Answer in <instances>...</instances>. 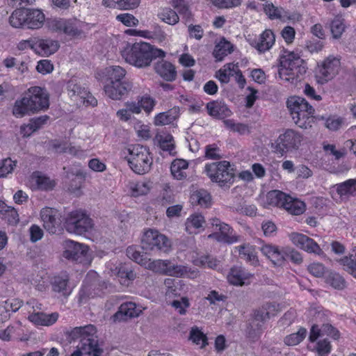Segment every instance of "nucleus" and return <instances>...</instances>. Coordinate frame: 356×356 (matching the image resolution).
Here are the masks:
<instances>
[{
    "label": "nucleus",
    "mask_w": 356,
    "mask_h": 356,
    "mask_svg": "<svg viewBox=\"0 0 356 356\" xmlns=\"http://www.w3.org/2000/svg\"><path fill=\"white\" fill-rule=\"evenodd\" d=\"M49 106V94L47 90L34 86L30 88L23 97L15 101L13 114L17 118H22L30 112L35 113L47 109Z\"/></svg>",
    "instance_id": "nucleus-2"
},
{
    "label": "nucleus",
    "mask_w": 356,
    "mask_h": 356,
    "mask_svg": "<svg viewBox=\"0 0 356 356\" xmlns=\"http://www.w3.org/2000/svg\"><path fill=\"white\" fill-rule=\"evenodd\" d=\"M283 207V209L292 216H300L304 213L307 209L305 202L297 197H293L288 195L287 198Z\"/></svg>",
    "instance_id": "nucleus-33"
},
{
    "label": "nucleus",
    "mask_w": 356,
    "mask_h": 356,
    "mask_svg": "<svg viewBox=\"0 0 356 356\" xmlns=\"http://www.w3.org/2000/svg\"><path fill=\"white\" fill-rule=\"evenodd\" d=\"M131 194L134 197L146 195L150 190L148 182L144 181H131L129 184Z\"/></svg>",
    "instance_id": "nucleus-49"
},
{
    "label": "nucleus",
    "mask_w": 356,
    "mask_h": 356,
    "mask_svg": "<svg viewBox=\"0 0 356 356\" xmlns=\"http://www.w3.org/2000/svg\"><path fill=\"white\" fill-rule=\"evenodd\" d=\"M264 12L270 19H282L286 17L284 10L282 8L275 6L273 3L266 4Z\"/></svg>",
    "instance_id": "nucleus-56"
},
{
    "label": "nucleus",
    "mask_w": 356,
    "mask_h": 356,
    "mask_svg": "<svg viewBox=\"0 0 356 356\" xmlns=\"http://www.w3.org/2000/svg\"><path fill=\"white\" fill-rule=\"evenodd\" d=\"M313 351H315L318 356H328L332 351L330 341L327 339L318 341Z\"/></svg>",
    "instance_id": "nucleus-59"
},
{
    "label": "nucleus",
    "mask_w": 356,
    "mask_h": 356,
    "mask_svg": "<svg viewBox=\"0 0 356 356\" xmlns=\"http://www.w3.org/2000/svg\"><path fill=\"white\" fill-rule=\"evenodd\" d=\"M40 218L44 229L49 234L60 233L63 230L64 218L60 212L51 207H44L40 211Z\"/></svg>",
    "instance_id": "nucleus-11"
},
{
    "label": "nucleus",
    "mask_w": 356,
    "mask_h": 356,
    "mask_svg": "<svg viewBox=\"0 0 356 356\" xmlns=\"http://www.w3.org/2000/svg\"><path fill=\"white\" fill-rule=\"evenodd\" d=\"M27 10L24 8H19L14 10L9 18L10 24L15 28L26 26Z\"/></svg>",
    "instance_id": "nucleus-46"
},
{
    "label": "nucleus",
    "mask_w": 356,
    "mask_h": 356,
    "mask_svg": "<svg viewBox=\"0 0 356 356\" xmlns=\"http://www.w3.org/2000/svg\"><path fill=\"white\" fill-rule=\"evenodd\" d=\"M64 227L70 233L81 235L92 229L93 220L85 210L79 209L66 214Z\"/></svg>",
    "instance_id": "nucleus-6"
},
{
    "label": "nucleus",
    "mask_w": 356,
    "mask_h": 356,
    "mask_svg": "<svg viewBox=\"0 0 356 356\" xmlns=\"http://www.w3.org/2000/svg\"><path fill=\"white\" fill-rule=\"evenodd\" d=\"M337 192L341 196L356 194V179H350L337 185Z\"/></svg>",
    "instance_id": "nucleus-52"
},
{
    "label": "nucleus",
    "mask_w": 356,
    "mask_h": 356,
    "mask_svg": "<svg viewBox=\"0 0 356 356\" xmlns=\"http://www.w3.org/2000/svg\"><path fill=\"white\" fill-rule=\"evenodd\" d=\"M275 41V36L270 29L265 30L259 36L258 42L252 43V45L260 53L269 50Z\"/></svg>",
    "instance_id": "nucleus-31"
},
{
    "label": "nucleus",
    "mask_w": 356,
    "mask_h": 356,
    "mask_svg": "<svg viewBox=\"0 0 356 356\" xmlns=\"http://www.w3.org/2000/svg\"><path fill=\"white\" fill-rule=\"evenodd\" d=\"M156 72L167 81H172L177 77L175 67L169 61L161 60L154 65Z\"/></svg>",
    "instance_id": "nucleus-30"
},
{
    "label": "nucleus",
    "mask_w": 356,
    "mask_h": 356,
    "mask_svg": "<svg viewBox=\"0 0 356 356\" xmlns=\"http://www.w3.org/2000/svg\"><path fill=\"white\" fill-rule=\"evenodd\" d=\"M97 332L96 327L89 324L83 327H76L73 328L67 332V335L70 341L79 339V343H82L83 339H94L95 341H98Z\"/></svg>",
    "instance_id": "nucleus-20"
},
{
    "label": "nucleus",
    "mask_w": 356,
    "mask_h": 356,
    "mask_svg": "<svg viewBox=\"0 0 356 356\" xmlns=\"http://www.w3.org/2000/svg\"><path fill=\"white\" fill-rule=\"evenodd\" d=\"M49 29L54 32L63 33L68 36L76 38L82 34L79 22L72 19H53L48 22Z\"/></svg>",
    "instance_id": "nucleus-12"
},
{
    "label": "nucleus",
    "mask_w": 356,
    "mask_h": 356,
    "mask_svg": "<svg viewBox=\"0 0 356 356\" xmlns=\"http://www.w3.org/2000/svg\"><path fill=\"white\" fill-rule=\"evenodd\" d=\"M171 4L184 18L186 19L192 18V13L189 9V6L185 0H171Z\"/></svg>",
    "instance_id": "nucleus-57"
},
{
    "label": "nucleus",
    "mask_w": 356,
    "mask_h": 356,
    "mask_svg": "<svg viewBox=\"0 0 356 356\" xmlns=\"http://www.w3.org/2000/svg\"><path fill=\"white\" fill-rule=\"evenodd\" d=\"M30 181L34 188L45 191H51L56 186L54 180L40 171H35L31 175Z\"/></svg>",
    "instance_id": "nucleus-27"
},
{
    "label": "nucleus",
    "mask_w": 356,
    "mask_h": 356,
    "mask_svg": "<svg viewBox=\"0 0 356 356\" xmlns=\"http://www.w3.org/2000/svg\"><path fill=\"white\" fill-rule=\"evenodd\" d=\"M211 225L213 227L218 229L219 232L209 234V238H213L218 241L229 244L237 241V238L231 235L233 229L228 224L222 222L220 219L215 218L211 220Z\"/></svg>",
    "instance_id": "nucleus-17"
},
{
    "label": "nucleus",
    "mask_w": 356,
    "mask_h": 356,
    "mask_svg": "<svg viewBox=\"0 0 356 356\" xmlns=\"http://www.w3.org/2000/svg\"><path fill=\"white\" fill-rule=\"evenodd\" d=\"M211 195L204 189L193 191L190 197V202L193 206L209 208L211 206Z\"/></svg>",
    "instance_id": "nucleus-35"
},
{
    "label": "nucleus",
    "mask_w": 356,
    "mask_h": 356,
    "mask_svg": "<svg viewBox=\"0 0 356 356\" xmlns=\"http://www.w3.org/2000/svg\"><path fill=\"white\" fill-rule=\"evenodd\" d=\"M325 282L337 290H343L346 286L344 278L340 274L333 271L329 272L325 275Z\"/></svg>",
    "instance_id": "nucleus-44"
},
{
    "label": "nucleus",
    "mask_w": 356,
    "mask_h": 356,
    "mask_svg": "<svg viewBox=\"0 0 356 356\" xmlns=\"http://www.w3.org/2000/svg\"><path fill=\"white\" fill-rule=\"evenodd\" d=\"M134 128L137 134L138 137L143 140H147L152 137L150 127L141 122H136L134 126Z\"/></svg>",
    "instance_id": "nucleus-64"
},
{
    "label": "nucleus",
    "mask_w": 356,
    "mask_h": 356,
    "mask_svg": "<svg viewBox=\"0 0 356 356\" xmlns=\"http://www.w3.org/2000/svg\"><path fill=\"white\" fill-rule=\"evenodd\" d=\"M189 339L196 345H200L201 348L206 347L208 343V338L197 327H193L190 331Z\"/></svg>",
    "instance_id": "nucleus-53"
},
{
    "label": "nucleus",
    "mask_w": 356,
    "mask_h": 356,
    "mask_svg": "<svg viewBox=\"0 0 356 356\" xmlns=\"http://www.w3.org/2000/svg\"><path fill=\"white\" fill-rule=\"evenodd\" d=\"M126 70L120 66L113 65L106 69L107 83H115L117 82L127 81L125 79Z\"/></svg>",
    "instance_id": "nucleus-42"
},
{
    "label": "nucleus",
    "mask_w": 356,
    "mask_h": 356,
    "mask_svg": "<svg viewBox=\"0 0 356 356\" xmlns=\"http://www.w3.org/2000/svg\"><path fill=\"white\" fill-rule=\"evenodd\" d=\"M0 216L8 224L16 225L19 222V214L13 207L8 206L4 202L0 200Z\"/></svg>",
    "instance_id": "nucleus-37"
},
{
    "label": "nucleus",
    "mask_w": 356,
    "mask_h": 356,
    "mask_svg": "<svg viewBox=\"0 0 356 356\" xmlns=\"http://www.w3.org/2000/svg\"><path fill=\"white\" fill-rule=\"evenodd\" d=\"M307 329L301 327L297 332L292 333L285 337L284 342L287 346H296L301 343L307 336Z\"/></svg>",
    "instance_id": "nucleus-51"
},
{
    "label": "nucleus",
    "mask_w": 356,
    "mask_h": 356,
    "mask_svg": "<svg viewBox=\"0 0 356 356\" xmlns=\"http://www.w3.org/2000/svg\"><path fill=\"white\" fill-rule=\"evenodd\" d=\"M124 60L138 68H144L151 65L157 58H164L165 52L145 42L127 44L122 51Z\"/></svg>",
    "instance_id": "nucleus-1"
},
{
    "label": "nucleus",
    "mask_w": 356,
    "mask_h": 356,
    "mask_svg": "<svg viewBox=\"0 0 356 356\" xmlns=\"http://www.w3.org/2000/svg\"><path fill=\"white\" fill-rule=\"evenodd\" d=\"M260 250L275 266H282L287 260L286 248L273 244H264Z\"/></svg>",
    "instance_id": "nucleus-16"
},
{
    "label": "nucleus",
    "mask_w": 356,
    "mask_h": 356,
    "mask_svg": "<svg viewBox=\"0 0 356 356\" xmlns=\"http://www.w3.org/2000/svg\"><path fill=\"white\" fill-rule=\"evenodd\" d=\"M353 252L355 253L341 259L340 264L345 270L356 278V249L353 250Z\"/></svg>",
    "instance_id": "nucleus-54"
},
{
    "label": "nucleus",
    "mask_w": 356,
    "mask_h": 356,
    "mask_svg": "<svg viewBox=\"0 0 356 356\" xmlns=\"http://www.w3.org/2000/svg\"><path fill=\"white\" fill-rule=\"evenodd\" d=\"M179 116V108L173 107L166 112L157 114L154 120L156 126H163L172 123Z\"/></svg>",
    "instance_id": "nucleus-36"
},
{
    "label": "nucleus",
    "mask_w": 356,
    "mask_h": 356,
    "mask_svg": "<svg viewBox=\"0 0 356 356\" xmlns=\"http://www.w3.org/2000/svg\"><path fill=\"white\" fill-rule=\"evenodd\" d=\"M279 305L276 303L267 302L261 308L257 309L254 312V322H258L257 329L250 330L248 332V337L252 339V341L257 340L262 332L261 326L267 319L270 316L276 315L279 312Z\"/></svg>",
    "instance_id": "nucleus-9"
},
{
    "label": "nucleus",
    "mask_w": 356,
    "mask_h": 356,
    "mask_svg": "<svg viewBox=\"0 0 356 356\" xmlns=\"http://www.w3.org/2000/svg\"><path fill=\"white\" fill-rule=\"evenodd\" d=\"M208 177L220 187L229 188L234 179V169L227 161L213 162L205 166Z\"/></svg>",
    "instance_id": "nucleus-7"
},
{
    "label": "nucleus",
    "mask_w": 356,
    "mask_h": 356,
    "mask_svg": "<svg viewBox=\"0 0 356 356\" xmlns=\"http://www.w3.org/2000/svg\"><path fill=\"white\" fill-rule=\"evenodd\" d=\"M193 264L200 267L215 268L218 266V260L210 255H202L193 260Z\"/></svg>",
    "instance_id": "nucleus-58"
},
{
    "label": "nucleus",
    "mask_w": 356,
    "mask_h": 356,
    "mask_svg": "<svg viewBox=\"0 0 356 356\" xmlns=\"http://www.w3.org/2000/svg\"><path fill=\"white\" fill-rule=\"evenodd\" d=\"M233 51V45L231 42L222 39L214 48L213 56L216 61H222L225 56Z\"/></svg>",
    "instance_id": "nucleus-43"
},
{
    "label": "nucleus",
    "mask_w": 356,
    "mask_h": 356,
    "mask_svg": "<svg viewBox=\"0 0 356 356\" xmlns=\"http://www.w3.org/2000/svg\"><path fill=\"white\" fill-rule=\"evenodd\" d=\"M329 159V161H331L332 163L330 165H327L325 168V170H328L332 173H339L343 172L344 170H348V168L343 166H341L339 164L343 163V159L344 157H327Z\"/></svg>",
    "instance_id": "nucleus-62"
},
{
    "label": "nucleus",
    "mask_w": 356,
    "mask_h": 356,
    "mask_svg": "<svg viewBox=\"0 0 356 356\" xmlns=\"http://www.w3.org/2000/svg\"><path fill=\"white\" fill-rule=\"evenodd\" d=\"M76 348V350L70 356H83L86 355L99 356L102 353L98 341H95L94 339H83V342L79 343Z\"/></svg>",
    "instance_id": "nucleus-23"
},
{
    "label": "nucleus",
    "mask_w": 356,
    "mask_h": 356,
    "mask_svg": "<svg viewBox=\"0 0 356 356\" xmlns=\"http://www.w3.org/2000/svg\"><path fill=\"white\" fill-rule=\"evenodd\" d=\"M306 72L304 60L293 51H284L280 57L278 70L279 78L286 82L296 84Z\"/></svg>",
    "instance_id": "nucleus-3"
},
{
    "label": "nucleus",
    "mask_w": 356,
    "mask_h": 356,
    "mask_svg": "<svg viewBox=\"0 0 356 356\" xmlns=\"http://www.w3.org/2000/svg\"><path fill=\"white\" fill-rule=\"evenodd\" d=\"M207 109L209 115L218 119L225 118L232 113L227 106L222 102H210L207 104Z\"/></svg>",
    "instance_id": "nucleus-34"
},
{
    "label": "nucleus",
    "mask_w": 356,
    "mask_h": 356,
    "mask_svg": "<svg viewBox=\"0 0 356 356\" xmlns=\"http://www.w3.org/2000/svg\"><path fill=\"white\" fill-rule=\"evenodd\" d=\"M211 3L220 9H231L241 5L243 0H211Z\"/></svg>",
    "instance_id": "nucleus-63"
},
{
    "label": "nucleus",
    "mask_w": 356,
    "mask_h": 356,
    "mask_svg": "<svg viewBox=\"0 0 356 356\" xmlns=\"http://www.w3.org/2000/svg\"><path fill=\"white\" fill-rule=\"evenodd\" d=\"M126 253L129 259L142 266H145L147 261L149 259L146 253L138 250L136 247L134 245L129 246L127 248Z\"/></svg>",
    "instance_id": "nucleus-48"
},
{
    "label": "nucleus",
    "mask_w": 356,
    "mask_h": 356,
    "mask_svg": "<svg viewBox=\"0 0 356 356\" xmlns=\"http://www.w3.org/2000/svg\"><path fill=\"white\" fill-rule=\"evenodd\" d=\"M132 88L133 84L129 81L106 83L104 86V92L109 98L119 100L127 96L129 92L131 91Z\"/></svg>",
    "instance_id": "nucleus-18"
},
{
    "label": "nucleus",
    "mask_w": 356,
    "mask_h": 356,
    "mask_svg": "<svg viewBox=\"0 0 356 356\" xmlns=\"http://www.w3.org/2000/svg\"><path fill=\"white\" fill-rule=\"evenodd\" d=\"M145 268L159 275H169L177 277H195L198 273L197 270H191L187 266L172 264L170 260L156 259L147 261Z\"/></svg>",
    "instance_id": "nucleus-5"
},
{
    "label": "nucleus",
    "mask_w": 356,
    "mask_h": 356,
    "mask_svg": "<svg viewBox=\"0 0 356 356\" xmlns=\"http://www.w3.org/2000/svg\"><path fill=\"white\" fill-rule=\"evenodd\" d=\"M59 316V314L56 312L51 314L38 312L30 314L29 320L37 326L49 327L55 324L58 320Z\"/></svg>",
    "instance_id": "nucleus-26"
},
{
    "label": "nucleus",
    "mask_w": 356,
    "mask_h": 356,
    "mask_svg": "<svg viewBox=\"0 0 356 356\" xmlns=\"http://www.w3.org/2000/svg\"><path fill=\"white\" fill-rule=\"evenodd\" d=\"M301 138V136L295 131L287 129L277 138L275 146V153L283 154L298 147Z\"/></svg>",
    "instance_id": "nucleus-14"
},
{
    "label": "nucleus",
    "mask_w": 356,
    "mask_h": 356,
    "mask_svg": "<svg viewBox=\"0 0 356 356\" xmlns=\"http://www.w3.org/2000/svg\"><path fill=\"white\" fill-rule=\"evenodd\" d=\"M69 280V275L67 272H61L58 275L54 276L51 282L53 291L62 293L63 295L70 294V291L67 289Z\"/></svg>",
    "instance_id": "nucleus-39"
},
{
    "label": "nucleus",
    "mask_w": 356,
    "mask_h": 356,
    "mask_svg": "<svg viewBox=\"0 0 356 356\" xmlns=\"http://www.w3.org/2000/svg\"><path fill=\"white\" fill-rule=\"evenodd\" d=\"M288 195L279 190L270 191L266 194V203L270 207L283 209Z\"/></svg>",
    "instance_id": "nucleus-40"
},
{
    "label": "nucleus",
    "mask_w": 356,
    "mask_h": 356,
    "mask_svg": "<svg viewBox=\"0 0 356 356\" xmlns=\"http://www.w3.org/2000/svg\"><path fill=\"white\" fill-rule=\"evenodd\" d=\"M292 243L309 253L321 255L323 253L319 245L312 238L300 233L293 232L290 235Z\"/></svg>",
    "instance_id": "nucleus-15"
},
{
    "label": "nucleus",
    "mask_w": 356,
    "mask_h": 356,
    "mask_svg": "<svg viewBox=\"0 0 356 356\" xmlns=\"http://www.w3.org/2000/svg\"><path fill=\"white\" fill-rule=\"evenodd\" d=\"M340 60L334 56H328L318 66L316 78L318 83L324 84L332 79L339 72Z\"/></svg>",
    "instance_id": "nucleus-13"
},
{
    "label": "nucleus",
    "mask_w": 356,
    "mask_h": 356,
    "mask_svg": "<svg viewBox=\"0 0 356 356\" xmlns=\"http://www.w3.org/2000/svg\"><path fill=\"white\" fill-rule=\"evenodd\" d=\"M141 243L143 249L152 251L161 250L166 252L171 246L168 237L154 229H149L144 232Z\"/></svg>",
    "instance_id": "nucleus-8"
},
{
    "label": "nucleus",
    "mask_w": 356,
    "mask_h": 356,
    "mask_svg": "<svg viewBox=\"0 0 356 356\" xmlns=\"http://www.w3.org/2000/svg\"><path fill=\"white\" fill-rule=\"evenodd\" d=\"M17 161L12 160L11 157H6L0 161V177H6L11 173L16 166Z\"/></svg>",
    "instance_id": "nucleus-61"
},
{
    "label": "nucleus",
    "mask_w": 356,
    "mask_h": 356,
    "mask_svg": "<svg viewBox=\"0 0 356 356\" xmlns=\"http://www.w3.org/2000/svg\"><path fill=\"white\" fill-rule=\"evenodd\" d=\"M157 15L161 21L170 25H175L177 24L179 20L177 13L169 8L161 9Z\"/></svg>",
    "instance_id": "nucleus-50"
},
{
    "label": "nucleus",
    "mask_w": 356,
    "mask_h": 356,
    "mask_svg": "<svg viewBox=\"0 0 356 356\" xmlns=\"http://www.w3.org/2000/svg\"><path fill=\"white\" fill-rule=\"evenodd\" d=\"M88 250V245L68 240L65 242V250L63 255L67 259L79 261L87 256Z\"/></svg>",
    "instance_id": "nucleus-19"
},
{
    "label": "nucleus",
    "mask_w": 356,
    "mask_h": 356,
    "mask_svg": "<svg viewBox=\"0 0 356 356\" xmlns=\"http://www.w3.org/2000/svg\"><path fill=\"white\" fill-rule=\"evenodd\" d=\"M57 40L51 39H35V51L43 56L54 54L59 48Z\"/></svg>",
    "instance_id": "nucleus-28"
},
{
    "label": "nucleus",
    "mask_w": 356,
    "mask_h": 356,
    "mask_svg": "<svg viewBox=\"0 0 356 356\" xmlns=\"http://www.w3.org/2000/svg\"><path fill=\"white\" fill-rule=\"evenodd\" d=\"M330 30L334 38H340L345 31L344 19L340 17H336L331 22Z\"/></svg>",
    "instance_id": "nucleus-60"
},
{
    "label": "nucleus",
    "mask_w": 356,
    "mask_h": 356,
    "mask_svg": "<svg viewBox=\"0 0 356 356\" xmlns=\"http://www.w3.org/2000/svg\"><path fill=\"white\" fill-rule=\"evenodd\" d=\"M140 312L141 311L138 309L136 303L126 302L121 304L112 318L114 322L126 321L128 319L138 316Z\"/></svg>",
    "instance_id": "nucleus-21"
},
{
    "label": "nucleus",
    "mask_w": 356,
    "mask_h": 356,
    "mask_svg": "<svg viewBox=\"0 0 356 356\" xmlns=\"http://www.w3.org/2000/svg\"><path fill=\"white\" fill-rule=\"evenodd\" d=\"M188 163L186 160L177 158L171 164L170 171L172 176L177 179H181L186 177L184 170L187 169Z\"/></svg>",
    "instance_id": "nucleus-45"
},
{
    "label": "nucleus",
    "mask_w": 356,
    "mask_h": 356,
    "mask_svg": "<svg viewBox=\"0 0 356 356\" xmlns=\"http://www.w3.org/2000/svg\"><path fill=\"white\" fill-rule=\"evenodd\" d=\"M235 252H238L241 259L246 261L250 264L257 266L259 261L257 256V248L250 243H243L234 248Z\"/></svg>",
    "instance_id": "nucleus-24"
},
{
    "label": "nucleus",
    "mask_w": 356,
    "mask_h": 356,
    "mask_svg": "<svg viewBox=\"0 0 356 356\" xmlns=\"http://www.w3.org/2000/svg\"><path fill=\"white\" fill-rule=\"evenodd\" d=\"M116 277L121 285L129 286L136 278V273L129 264H120L115 268Z\"/></svg>",
    "instance_id": "nucleus-25"
},
{
    "label": "nucleus",
    "mask_w": 356,
    "mask_h": 356,
    "mask_svg": "<svg viewBox=\"0 0 356 356\" xmlns=\"http://www.w3.org/2000/svg\"><path fill=\"white\" fill-rule=\"evenodd\" d=\"M53 148L54 149L56 154H69L77 155L81 153V150L79 149L72 146L71 144L67 143H54L53 145Z\"/></svg>",
    "instance_id": "nucleus-55"
},
{
    "label": "nucleus",
    "mask_w": 356,
    "mask_h": 356,
    "mask_svg": "<svg viewBox=\"0 0 356 356\" xmlns=\"http://www.w3.org/2000/svg\"><path fill=\"white\" fill-rule=\"evenodd\" d=\"M128 158V163L131 170L139 175L148 172L153 163V157H124Z\"/></svg>",
    "instance_id": "nucleus-29"
},
{
    "label": "nucleus",
    "mask_w": 356,
    "mask_h": 356,
    "mask_svg": "<svg viewBox=\"0 0 356 356\" xmlns=\"http://www.w3.org/2000/svg\"><path fill=\"white\" fill-rule=\"evenodd\" d=\"M67 89L68 95L77 105L95 106L97 104V99L76 79H72L68 81Z\"/></svg>",
    "instance_id": "nucleus-10"
},
{
    "label": "nucleus",
    "mask_w": 356,
    "mask_h": 356,
    "mask_svg": "<svg viewBox=\"0 0 356 356\" xmlns=\"http://www.w3.org/2000/svg\"><path fill=\"white\" fill-rule=\"evenodd\" d=\"M155 140L158 142L160 148L168 152L170 154H174L175 143L173 137L170 134H156Z\"/></svg>",
    "instance_id": "nucleus-47"
},
{
    "label": "nucleus",
    "mask_w": 356,
    "mask_h": 356,
    "mask_svg": "<svg viewBox=\"0 0 356 356\" xmlns=\"http://www.w3.org/2000/svg\"><path fill=\"white\" fill-rule=\"evenodd\" d=\"M26 27L31 29L40 28L44 22V15L38 9H26Z\"/></svg>",
    "instance_id": "nucleus-38"
},
{
    "label": "nucleus",
    "mask_w": 356,
    "mask_h": 356,
    "mask_svg": "<svg viewBox=\"0 0 356 356\" xmlns=\"http://www.w3.org/2000/svg\"><path fill=\"white\" fill-rule=\"evenodd\" d=\"M252 275L247 272L244 268L238 266H234L230 269L227 275L228 282L235 286H243L245 281L248 280Z\"/></svg>",
    "instance_id": "nucleus-32"
},
{
    "label": "nucleus",
    "mask_w": 356,
    "mask_h": 356,
    "mask_svg": "<svg viewBox=\"0 0 356 356\" xmlns=\"http://www.w3.org/2000/svg\"><path fill=\"white\" fill-rule=\"evenodd\" d=\"M205 226L204 216L199 213L191 214L185 221V230L191 235H196L202 232Z\"/></svg>",
    "instance_id": "nucleus-22"
},
{
    "label": "nucleus",
    "mask_w": 356,
    "mask_h": 356,
    "mask_svg": "<svg viewBox=\"0 0 356 356\" xmlns=\"http://www.w3.org/2000/svg\"><path fill=\"white\" fill-rule=\"evenodd\" d=\"M238 67L239 66L238 63H227L216 72L215 76L222 83H227L230 80V77L234 76L236 72L238 70Z\"/></svg>",
    "instance_id": "nucleus-41"
},
{
    "label": "nucleus",
    "mask_w": 356,
    "mask_h": 356,
    "mask_svg": "<svg viewBox=\"0 0 356 356\" xmlns=\"http://www.w3.org/2000/svg\"><path fill=\"white\" fill-rule=\"evenodd\" d=\"M287 108L294 123L302 129L312 127L314 108L302 97H291L286 102Z\"/></svg>",
    "instance_id": "nucleus-4"
}]
</instances>
